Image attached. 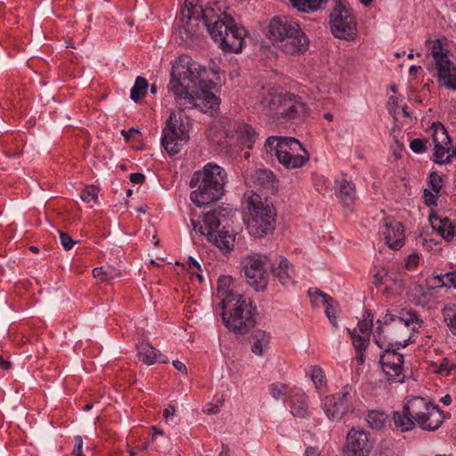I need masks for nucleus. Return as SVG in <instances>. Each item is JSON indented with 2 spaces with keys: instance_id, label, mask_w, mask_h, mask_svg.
Segmentation results:
<instances>
[{
  "instance_id": "obj_41",
  "label": "nucleus",
  "mask_w": 456,
  "mask_h": 456,
  "mask_svg": "<svg viewBox=\"0 0 456 456\" xmlns=\"http://www.w3.org/2000/svg\"><path fill=\"white\" fill-rule=\"evenodd\" d=\"M443 314L449 330L456 335V305L445 306L443 309Z\"/></svg>"
},
{
  "instance_id": "obj_23",
  "label": "nucleus",
  "mask_w": 456,
  "mask_h": 456,
  "mask_svg": "<svg viewBox=\"0 0 456 456\" xmlns=\"http://www.w3.org/2000/svg\"><path fill=\"white\" fill-rule=\"evenodd\" d=\"M235 280L229 275H223L217 281V295L221 299L220 306L223 305L235 304L233 301L242 295L236 289Z\"/></svg>"
},
{
  "instance_id": "obj_40",
  "label": "nucleus",
  "mask_w": 456,
  "mask_h": 456,
  "mask_svg": "<svg viewBox=\"0 0 456 456\" xmlns=\"http://www.w3.org/2000/svg\"><path fill=\"white\" fill-rule=\"evenodd\" d=\"M253 182L260 187H266L273 183V174L270 170L257 169L255 171L253 176Z\"/></svg>"
},
{
  "instance_id": "obj_7",
  "label": "nucleus",
  "mask_w": 456,
  "mask_h": 456,
  "mask_svg": "<svg viewBox=\"0 0 456 456\" xmlns=\"http://www.w3.org/2000/svg\"><path fill=\"white\" fill-rule=\"evenodd\" d=\"M233 302L221 305L223 322L234 333L246 334L255 326L256 306L243 295Z\"/></svg>"
},
{
  "instance_id": "obj_34",
  "label": "nucleus",
  "mask_w": 456,
  "mask_h": 456,
  "mask_svg": "<svg viewBox=\"0 0 456 456\" xmlns=\"http://www.w3.org/2000/svg\"><path fill=\"white\" fill-rule=\"evenodd\" d=\"M120 275V271L111 265L100 266L93 269V276L102 281H110Z\"/></svg>"
},
{
  "instance_id": "obj_21",
  "label": "nucleus",
  "mask_w": 456,
  "mask_h": 456,
  "mask_svg": "<svg viewBox=\"0 0 456 456\" xmlns=\"http://www.w3.org/2000/svg\"><path fill=\"white\" fill-rule=\"evenodd\" d=\"M386 244L392 249L398 250L404 245L405 235L403 225L394 218L384 219L381 231Z\"/></svg>"
},
{
  "instance_id": "obj_14",
  "label": "nucleus",
  "mask_w": 456,
  "mask_h": 456,
  "mask_svg": "<svg viewBox=\"0 0 456 456\" xmlns=\"http://www.w3.org/2000/svg\"><path fill=\"white\" fill-rule=\"evenodd\" d=\"M354 395L352 387L346 385L338 393L326 396L322 403L326 416L331 420H338L346 413L353 411Z\"/></svg>"
},
{
  "instance_id": "obj_51",
  "label": "nucleus",
  "mask_w": 456,
  "mask_h": 456,
  "mask_svg": "<svg viewBox=\"0 0 456 456\" xmlns=\"http://www.w3.org/2000/svg\"><path fill=\"white\" fill-rule=\"evenodd\" d=\"M444 278H446L445 274L433 276L428 279V283L432 288H442L445 286Z\"/></svg>"
},
{
  "instance_id": "obj_8",
  "label": "nucleus",
  "mask_w": 456,
  "mask_h": 456,
  "mask_svg": "<svg viewBox=\"0 0 456 456\" xmlns=\"http://www.w3.org/2000/svg\"><path fill=\"white\" fill-rule=\"evenodd\" d=\"M189 119L181 109L171 112L163 129L161 143L169 155L180 152L189 141Z\"/></svg>"
},
{
  "instance_id": "obj_35",
  "label": "nucleus",
  "mask_w": 456,
  "mask_h": 456,
  "mask_svg": "<svg viewBox=\"0 0 456 456\" xmlns=\"http://www.w3.org/2000/svg\"><path fill=\"white\" fill-rule=\"evenodd\" d=\"M236 133L240 138L241 142L247 145L248 148H251L257 137V134L255 129L247 124H241L238 126Z\"/></svg>"
},
{
  "instance_id": "obj_47",
  "label": "nucleus",
  "mask_w": 456,
  "mask_h": 456,
  "mask_svg": "<svg viewBox=\"0 0 456 456\" xmlns=\"http://www.w3.org/2000/svg\"><path fill=\"white\" fill-rule=\"evenodd\" d=\"M198 0H184V5L182 10H188L191 12V16H200L202 6L198 4Z\"/></svg>"
},
{
  "instance_id": "obj_39",
  "label": "nucleus",
  "mask_w": 456,
  "mask_h": 456,
  "mask_svg": "<svg viewBox=\"0 0 456 456\" xmlns=\"http://www.w3.org/2000/svg\"><path fill=\"white\" fill-rule=\"evenodd\" d=\"M373 326V314L370 310L366 309L362 320L358 321L357 331L359 333L370 336Z\"/></svg>"
},
{
  "instance_id": "obj_31",
  "label": "nucleus",
  "mask_w": 456,
  "mask_h": 456,
  "mask_svg": "<svg viewBox=\"0 0 456 456\" xmlns=\"http://www.w3.org/2000/svg\"><path fill=\"white\" fill-rule=\"evenodd\" d=\"M327 0H289L290 5L301 12H314L319 10Z\"/></svg>"
},
{
  "instance_id": "obj_20",
  "label": "nucleus",
  "mask_w": 456,
  "mask_h": 456,
  "mask_svg": "<svg viewBox=\"0 0 456 456\" xmlns=\"http://www.w3.org/2000/svg\"><path fill=\"white\" fill-rule=\"evenodd\" d=\"M376 323L373 339L379 348L385 350L396 346L403 348L408 346V339L400 340L398 336L392 334V330H396L393 324H384L382 319H379Z\"/></svg>"
},
{
  "instance_id": "obj_54",
  "label": "nucleus",
  "mask_w": 456,
  "mask_h": 456,
  "mask_svg": "<svg viewBox=\"0 0 456 456\" xmlns=\"http://www.w3.org/2000/svg\"><path fill=\"white\" fill-rule=\"evenodd\" d=\"M144 179H145L144 175L141 173H134V174L130 175V181L133 183H136V184L142 183Z\"/></svg>"
},
{
  "instance_id": "obj_19",
  "label": "nucleus",
  "mask_w": 456,
  "mask_h": 456,
  "mask_svg": "<svg viewBox=\"0 0 456 456\" xmlns=\"http://www.w3.org/2000/svg\"><path fill=\"white\" fill-rule=\"evenodd\" d=\"M306 112L305 104L298 97L292 94H284L283 103L280 104V109H278L276 119L296 120L304 118Z\"/></svg>"
},
{
  "instance_id": "obj_62",
  "label": "nucleus",
  "mask_w": 456,
  "mask_h": 456,
  "mask_svg": "<svg viewBox=\"0 0 456 456\" xmlns=\"http://www.w3.org/2000/svg\"><path fill=\"white\" fill-rule=\"evenodd\" d=\"M452 397L450 395H445L440 399V402L444 405H450L452 403Z\"/></svg>"
},
{
  "instance_id": "obj_32",
  "label": "nucleus",
  "mask_w": 456,
  "mask_h": 456,
  "mask_svg": "<svg viewBox=\"0 0 456 456\" xmlns=\"http://www.w3.org/2000/svg\"><path fill=\"white\" fill-rule=\"evenodd\" d=\"M270 335L263 330H256L253 335L252 352L258 356L263 355L265 349L268 347L270 343Z\"/></svg>"
},
{
  "instance_id": "obj_55",
  "label": "nucleus",
  "mask_w": 456,
  "mask_h": 456,
  "mask_svg": "<svg viewBox=\"0 0 456 456\" xmlns=\"http://www.w3.org/2000/svg\"><path fill=\"white\" fill-rule=\"evenodd\" d=\"M173 366L182 374L187 375V368L182 362L178 360L173 361Z\"/></svg>"
},
{
  "instance_id": "obj_26",
  "label": "nucleus",
  "mask_w": 456,
  "mask_h": 456,
  "mask_svg": "<svg viewBox=\"0 0 456 456\" xmlns=\"http://www.w3.org/2000/svg\"><path fill=\"white\" fill-rule=\"evenodd\" d=\"M137 355L139 360L146 365H152L156 362H168L167 356L162 354L148 342H142L137 345Z\"/></svg>"
},
{
  "instance_id": "obj_63",
  "label": "nucleus",
  "mask_w": 456,
  "mask_h": 456,
  "mask_svg": "<svg viewBox=\"0 0 456 456\" xmlns=\"http://www.w3.org/2000/svg\"><path fill=\"white\" fill-rule=\"evenodd\" d=\"M218 456H230V450L227 445H222V450L219 452Z\"/></svg>"
},
{
  "instance_id": "obj_13",
  "label": "nucleus",
  "mask_w": 456,
  "mask_h": 456,
  "mask_svg": "<svg viewBox=\"0 0 456 456\" xmlns=\"http://www.w3.org/2000/svg\"><path fill=\"white\" fill-rule=\"evenodd\" d=\"M431 55L438 71L440 83L448 89L456 90V67L448 57L449 51L440 39L431 42Z\"/></svg>"
},
{
  "instance_id": "obj_58",
  "label": "nucleus",
  "mask_w": 456,
  "mask_h": 456,
  "mask_svg": "<svg viewBox=\"0 0 456 456\" xmlns=\"http://www.w3.org/2000/svg\"><path fill=\"white\" fill-rule=\"evenodd\" d=\"M366 349H355L356 352V361L357 362L362 365L364 362V353Z\"/></svg>"
},
{
  "instance_id": "obj_16",
  "label": "nucleus",
  "mask_w": 456,
  "mask_h": 456,
  "mask_svg": "<svg viewBox=\"0 0 456 456\" xmlns=\"http://www.w3.org/2000/svg\"><path fill=\"white\" fill-rule=\"evenodd\" d=\"M200 32V16H191L188 10H181L175 19L173 36L176 42L187 44Z\"/></svg>"
},
{
  "instance_id": "obj_36",
  "label": "nucleus",
  "mask_w": 456,
  "mask_h": 456,
  "mask_svg": "<svg viewBox=\"0 0 456 456\" xmlns=\"http://www.w3.org/2000/svg\"><path fill=\"white\" fill-rule=\"evenodd\" d=\"M387 419L384 411L372 410L368 411L366 421L370 428L379 430L385 426Z\"/></svg>"
},
{
  "instance_id": "obj_45",
  "label": "nucleus",
  "mask_w": 456,
  "mask_h": 456,
  "mask_svg": "<svg viewBox=\"0 0 456 456\" xmlns=\"http://www.w3.org/2000/svg\"><path fill=\"white\" fill-rule=\"evenodd\" d=\"M428 184L432 191L436 193H439L443 187V179L436 172H432L429 175Z\"/></svg>"
},
{
  "instance_id": "obj_49",
  "label": "nucleus",
  "mask_w": 456,
  "mask_h": 456,
  "mask_svg": "<svg viewBox=\"0 0 456 456\" xmlns=\"http://www.w3.org/2000/svg\"><path fill=\"white\" fill-rule=\"evenodd\" d=\"M59 235L61 246L65 250L71 249L77 243V241L73 240V239L68 233L59 231Z\"/></svg>"
},
{
  "instance_id": "obj_38",
  "label": "nucleus",
  "mask_w": 456,
  "mask_h": 456,
  "mask_svg": "<svg viewBox=\"0 0 456 456\" xmlns=\"http://www.w3.org/2000/svg\"><path fill=\"white\" fill-rule=\"evenodd\" d=\"M149 84L142 77H137L131 89L130 97L134 102H139L146 94Z\"/></svg>"
},
{
  "instance_id": "obj_2",
  "label": "nucleus",
  "mask_w": 456,
  "mask_h": 456,
  "mask_svg": "<svg viewBox=\"0 0 456 456\" xmlns=\"http://www.w3.org/2000/svg\"><path fill=\"white\" fill-rule=\"evenodd\" d=\"M219 2L208 4L200 11V20L206 26L213 40L226 53H239L242 50L246 29L238 26L235 20L223 11Z\"/></svg>"
},
{
  "instance_id": "obj_52",
  "label": "nucleus",
  "mask_w": 456,
  "mask_h": 456,
  "mask_svg": "<svg viewBox=\"0 0 456 456\" xmlns=\"http://www.w3.org/2000/svg\"><path fill=\"white\" fill-rule=\"evenodd\" d=\"M82 447H83L82 437L79 436H75V446L73 449V454L75 456H85L82 452Z\"/></svg>"
},
{
  "instance_id": "obj_29",
  "label": "nucleus",
  "mask_w": 456,
  "mask_h": 456,
  "mask_svg": "<svg viewBox=\"0 0 456 456\" xmlns=\"http://www.w3.org/2000/svg\"><path fill=\"white\" fill-rule=\"evenodd\" d=\"M429 219L433 229L444 240L451 241L454 238L455 228L447 217L441 218L430 216Z\"/></svg>"
},
{
  "instance_id": "obj_44",
  "label": "nucleus",
  "mask_w": 456,
  "mask_h": 456,
  "mask_svg": "<svg viewBox=\"0 0 456 456\" xmlns=\"http://www.w3.org/2000/svg\"><path fill=\"white\" fill-rule=\"evenodd\" d=\"M311 378L316 387L320 388L325 384L323 370L319 366H314L311 370Z\"/></svg>"
},
{
  "instance_id": "obj_9",
  "label": "nucleus",
  "mask_w": 456,
  "mask_h": 456,
  "mask_svg": "<svg viewBox=\"0 0 456 456\" xmlns=\"http://www.w3.org/2000/svg\"><path fill=\"white\" fill-rule=\"evenodd\" d=\"M409 411L416 422V427L427 430H436L444 421L443 411L432 402L423 397H412L407 401Z\"/></svg>"
},
{
  "instance_id": "obj_42",
  "label": "nucleus",
  "mask_w": 456,
  "mask_h": 456,
  "mask_svg": "<svg viewBox=\"0 0 456 456\" xmlns=\"http://www.w3.org/2000/svg\"><path fill=\"white\" fill-rule=\"evenodd\" d=\"M269 392L273 398L279 400L289 392V387L283 383L275 382L270 385Z\"/></svg>"
},
{
  "instance_id": "obj_61",
  "label": "nucleus",
  "mask_w": 456,
  "mask_h": 456,
  "mask_svg": "<svg viewBox=\"0 0 456 456\" xmlns=\"http://www.w3.org/2000/svg\"><path fill=\"white\" fill-rule=\"evenodd\" d=\"M175 409L174 406H168L164 411L165 418H168L169 416H173L175 414Z\"/></svg>"
},
{
  "instance_id": "obj_18",
  "label": "nucleus",
  "mask_w": 456,
  "mask_h": 456,
  "mask_svg": "<svg viewBox=\"0 0 456 456\" xmlns=\"http://www.w3.org/2000/svg\"><path fill=\"white\" fill-rule=\"evenodd\" d=\"M371 451L372 445L364 430L355 428L349 430L343 447L345 456H370Z\"/></svg>"
},
{
  "instance_id": "obj_11",
  "label": "nucleus",
  "mask_w": 456,
  "mask_h": 456,
  "mask_svg": "<svg viewBox=\"0 0 456 456\" xmlns=\"http://www.w3.org/2000/svg\"><path fill=\"white\" fill-rule=\"evenodd\" d=\"M330 24L335 37L353 40L356 35V20L346 0H335L330 15Z\"/></svg>"
},
{
  "instance_id": "obj_60",
  "label": "nucleus",
  "mask_w": 456,
  "mask_h": 456,
  "mask_svg": "<svg viewBox=\"0 0 456 456\" xmlns=\"http://www.w3.org/2000/svg\"><path fill=\"white\" fill-rule=\"evenodd\" d=\"M133 133H139V130L135 128H131L128 131L122 130L121 132V134L126 140H128L132 136Z\"/></svg>"
},
{
  "instance_id": "obj_1",
  "label": "nucleus",
  "mask_w": 456,
  "mask_h": 456,
  "mask_svg": "<svg viewBox=\"0 0 456 456\" xmlns=\"http://www.w3.org/2000/svg\"><path fill=\"white\" fill-rule=\"evenodd\" d=\"M210 74L213 70L193 61L191 56H179L173 64L167 86L175 103L183 109H199L213 115L220 100L211 91L214 83L209 79Z\"/></svg>"
},
{
  "instance_id": "obj_28",
  "label": "nucleus",
  "mask_w": 456,
  "mask_h": 456,
  "mask_svg": "<svg viewBox=\"0 0 456 456\" xmlns=\"http://www.w3.org/2000/svg\"><path fill=\"white\" fill-rule=\"evenodd\" d=\"M290 412L294 417L305 419L308 416V407L305 402V395L300 389H295L290 393Z\"/></svg>"
},
{
  "instance_id": "obj_5",
  "label": "nucleus",
  "mask_w": 456,
  "mask_h": 456,
  "mask_svg": "<svg viewBox=\"0 0 456 456\" xmlns=\"http://www.w3.org/2000/svg\"><path fill=\"white\" fill-rule=\"evenodd\" d=\"M248 209L246 226L250 235L263 238L273 232L276 211L267 197L251 191L248 197Z\"/></svg>"
},
{
  "instance_id": "obj_10",
  "label": "nucleus",
  "mask_w": 456,
  "mask_h": 456,
  "mask_svg": "<svg viewBox=\"0 0 456 456\" xmlns=\"http://www.w3.org/2000/svg\"><path fill=\"white\" fill-rule=\"evenodd\" d=\"M221 213L220 209L206 213L203 224L199 226V232L221 250L230 251L233 248L234 235L225 230V226H223L222 230H217L222 224Z\"/></svg>"
},
{
  "instance_id": "obj_12",
  "label": "nucleus",
  "mask_w": 456,
  "mask_h": 456,
  "mask_svg": "<svg viewBox=\"0 0 456 456\" xmlns=\"http://www.w3.org/2000/svg\"><path fill=\"white\" fill-rule=\"evenodd\" d=\"M241 264L248 283L256 291L264 290L269 281V258L265 255L251 254L243 257Z\"/></svg>"
},
{
  "instance_id": "obj_64",
  "label": "nucleus",
  "mask_w": 456,
  "mask_h": 456,
  "mask_svg": "<svg viewBox=\"0 0 456 456\" xmlns=\"http://www.w3.org/2000/svg\"><path fill=\"white\" fill-rule=\"evenodd\" d=\"M208 414H216L217 412H219V407L215 405V406H211L210 408H208V410L205 411Z\"/></svg>"
},
{
  "instance_id": "obj_59",
  "label": "nucleus",
  "mask_w": 456,
  "mask_h": 456,
  "mask_svg": "<svg viewBox=\"0 0 456 456\" xmlns=\"http://www.w3.org/2000/svg\"><path fill=\"white\" fill-rule=\"evenodd\" d=\"M12 367L11 362L5 360L2 355H0V368L4 370H8Z\"/></svg>"
},
{
  "instance_id": "obj_53",
  "label": "nucleus",
  "mask_w": 456,
  "mask_h": 456,
  "mask_svg": "<svg viewBox=\"0 0 456 456\" xmlns=\"http://www.w3.org/2000/svg\"><path fill=\"white\" fill-rule=\"evenodd\" d=\"M419 264V256L417 254H411L408 256L406 265L408 268L417 266Z\"/></svg>"
},
{
  "instance_id": "obj_43",
  "label": "nucleus",
  "mask_w": 456,
  "mask_h": 456,
  "mask_svg": "<svg viewBox=\"0 0 456 456\" xmlns=\"http://www.w3.org/2000/svg\"><path fill=\"white\" fill-rule=\"evenodd\" d=\"M80 198L86 203H95L98 199V189L94 186H86L81 192Z\"/></svg>"
},
{
  "instance_id": "obj_4",
  "label": "nucleus",
  "mask_w": 456,
  "mask_h": 456,
  "mask_svg": "<svg viewBox=\"0 0 456 456\" xmlns=\"http://www.w3.org/2000/svg\"><path fill=\"white\" fill-rule=\"evenodd\" d=\"M226 178L227 174L223 167L214 163L206 164L191 178L190 187L195 188L191 192V200L199 208L216 202L224 193Z\"/></svg>"
},
{
  "instance_id": "obj_17",
  "label": "nucleus",
  "mask_w": 456,
  "mask_h": 456,
  "mask_svg": "<svg viewBox=\"0 0 456 456\" xmlns=\"http://www.w3.org/2000/svg\"><path fill=\"white\" fill-rule=\"evenodd\" d=\"M401 346L383 350L379 362L389 382L403 383L405 375L403 371V355L397 352Z\"/></svg>"
},
{
  "instance_id": "obj_37",
  "label": "nucleus",
  "mask_w": 456,
  "mask_h": 456,
  "mask_svg": "<svg viewBox=\"0 0 456 456\" xmlns=\"http://www.w3.org/2000/svg\"><path fill=\"white\" fill-rule=\"evenodd\" d=\"M348 335L352 340V345L355 349H367L370 344V336L359 333L357 329L346 328Z\"/></svg>"
},
{
  "instance_id": "obj_33",
  "label": "nucleus",
  "mask_w": 456,
  "mask_h": 456,
  "mask_svg": "<svg viewBox=\"0 0 456 456\" xmlns=\"http://www.w3.org/2000/svg\"><path fill=\"white\" fill-rule=\"evenodd\" d=\"M316 294L321 296L323 298V305L325 306V314L330 322L333 326V328H338V321H337V309L338 304L334 302V300L327 294L317 291Z\"/></svg>"
},
{
  "instance_id": "obj_22",
  "label": "nucleus",
  "mask_w": 456,
  "mask_h": 456,
  "mask_svg": "<svg viewBox=\"0 0 456 456\" xmlns=\"http://www.w3.org/2000/svg\"><path fill=\"white\" fill-rule=\"evenodd\" d=\"M384 324H393L396 330L400 328H411L415 330L420 328L421 321L414 312H401L400 315H394L389 311L382 317Z\"/></svg>"
},
{
  "instance_id": "obj_27",
  "label": "nucleus",
  "mask_w": 456,
  "mask_h": 456,
  "mask_svg": "<svg viewBox=\"0 0 456 456\" xmlns=\"http://www.w3.org/2000/svg\"><path fill=\"white\" fill-rule=\"evenodd\" d=\"M270 268L273 275L283 286L293 284V268L287 258L280 256L278 262L271 264Z\"/></svg>"
},
{
  "instance_id": "obj_48",
  "label": "nucleus",
  "mask_w": 456,
  "mask_h": 456,
  "mask_svg": "<svg viewBox=\"0 0 456 456\" xmlns=\"http://www.w3.org/2000/svg\"><path fill=\"white\" fill-rule=\"evenodd\" d=\"M427 140L419 138L413 139L410 143V148L415 153H422L427 151Z\"/></svg>"
},
{
  "instance_id": "obj_24",
  "label": "nucleus",
  "mask_w": 456,
  "mask_h": 456,
  "mask_svg": "<svg viewBox=\"0 0 456 456\" xmlns=\"http://www.w3.org/2000/svg\"><path fill=\"white\" fill-rule=\"evenodd\" d=\"M337 196L344 208H348L350 211L356 200V189L353 181L347 176L344 175L337 182Z\"/></svg>"
},
{
  "instance_id": "obj_50",
  "label": "nucleus",
  "mask_w": 456,
  "mask_h": 456,
  "mask_svg": "<svg viewBox=\"0 0 456 456\" xmlns=\"http://www.w3.org/2000/svg\"><path fill=\"white\" fill-rule=\"evenodd\" d=\"M438 193H436L434 191H429L428 189L424 190V200L427 206L435 207L436 206V199Z\"/></svg>"
},
{
  "instance_id": "obj_56",
  "label": "nucleus",
  "mask_w": 456,
  "mask_h": 456,
  "mask_svg": "<svg viewBox=\"0 0 456 456\" xmlns=\"http://www.w3.org/2000/svg\"><path fill=\"white\" fill-rule=\"evenodd\" d=\"M188 265L190 270L195 269L198 271H201L200 265L199 264V262L191 256L188 258Z\"/></svg>"
},
{
  "instance_id": "obj_6",
  "label": "nucleus",
  "mask_w": 456,
  "mask_h": 456,
  "mask_svg": "<svg viewBox=\"0 0 456 456\" xmlns=\"http://www.w3.org/2000/svg\"><path fill=\"white\" fill-rule=\"evenodd\" d=\"M265 149L286 169L300 168L310 159L309 152L294 137L270 136L265 141Z\"/></svg>"
},
{
  "instance_id": "obj_15",
  "label": "nucleus",
  "mask_w": 456,
  "mask_h": 456,
  "mask_svg": "<svg viewBox=\"0 0 456 456\" xmlns=\"http://www.w3.org/2000/svg\"><path fill=\"white\" fill-rule=\"evenodd\" d=\"M435 144L434 162L439 165L449 164L456 158V148L452 145V139L447 130L440 122H434L431 126Z\"/></svg>"
},
{
  "instance_id": "obj_46",
  "label": "nucleus",
  "mask_w": 456,
  "mask_h": 456,
  "mask_svg": "<svg viewBox=\"0 0 456 456\" xmlns=\"http://www.w3.org/2000/svg\"><path fill=\"white\" fill-rule=\"evenodd\" d=\"M454 368H456V365L450 363L449 359L444 358L437 366V368L435 370V372L440 375L447 376Z\"/></svg>"
},
{
  "instance_id": "obj_30",
  "label": "nucleus",
  "mask_w": 456,
  "mask_h": 456,
  "mask_svg": "<svg viewBox=\"0 0 456 456\" xmlns=\"http://www.w3.org/2000/svg\"><path fill=\"white\" fill-rule=\"evenodd\" d=\"M393 419L395 426L402 432L410 431L416 427L413 416L407 411V403L403 405L402 411L394 412Z\"/></svg>"
},
{
  "instance_id": "obj_57",
  "label": "nucleus",
  "mask_w": 456,
  "mask_h": 456,
  "mask_svg": "<svg viewBox=\"0 0 456 456\" xmlns=\"http://www.w3.org/2000/svg\"><path fill=\"white\" fill-rule=\"evenodd\" d=\"M447 281L456 289V271L445 273Z\"/></svg>"
},
{
  "instance_id": "obj_3",
  "label": "nucleus",
  "mask_w": 456,
  "mask_h": 456,
  "mask_svg": "<svg viewBox=\"0 0 456 456\" xmlns=\"http://www.w3.org/2000/svg\"><path fill=\"white\" fill-rule=\"evenodd\" d=\"M267 37L273 46L289 56H299L306 53L310 40L300 24L285 15L271 19Z\"/></svg>"
},
{
  "instance_id": "obj_25",
  "label": "nucleus",
  "mask_w": 456,
  "mask_h": 456,
  "mask_svg": "<svg viewBox=\"0 0 456 456\" xmlns=\"http://www.w3.org/2000/svg\"><path fill=\"white\" fill-rule=\"evenodd\" d=\"M284 95L267 90L261 93L257 109L276 119L280 104L283 103Z\"/></svg>"
}]
</instances>
